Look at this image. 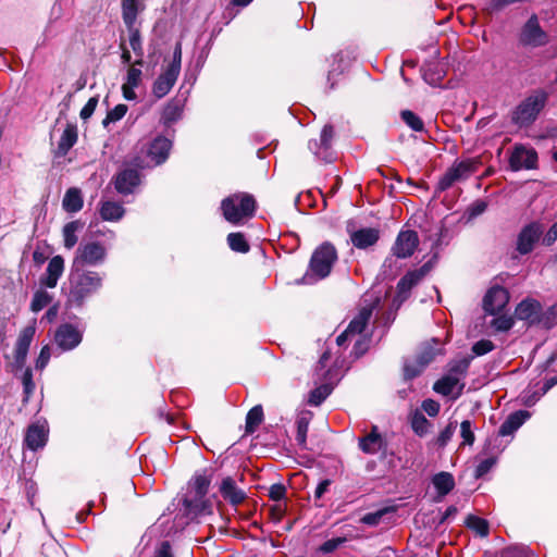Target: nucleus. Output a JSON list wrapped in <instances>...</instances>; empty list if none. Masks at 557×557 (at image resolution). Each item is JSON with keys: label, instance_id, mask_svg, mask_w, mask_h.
Segmentation results:
<instances>
[{"label": "nucleus", "instance_id": "nucleus-1", "mask_svg": "<svg viewBox=\"0 0 557 557\" xmlns=\"http://www.w3.org/2000/svg\"><path fill=\"white\" fill-rule=\"evenodd\" d=\"M67 304L82 308L85 301L102 287V276L96 271L73 269L69 277Z\"/></svg>", "mask_w": 557, "mask_h": 557}, {"label": "nucleus", "instance_id": "nucleus-2", "mask_svg": "<svg viewBox=\"0 0 557 557\" xmlns=\"http://www.w3.org/2000/svg\"><path fill=\"white\" fill-rule=\"evenodd\" d=\"M257 201L251 194L235 193L221 201L224 219L232 224H239L245 218H252L256 213Z\"/></svg>", "mask_w": 557, "mask_h": 557}, {"label": "nucleus", "instance_id": "nucleus-3", "mask_svg": "<svg viewBox=\"0 0 557 557\" xmlns=\"http://www.w3.org/2000/svg\"><path fill=\"white\" fill-rule=\"evenodd\" d=\"M546 101L547 95L545 92L527 97L511 112V122L519 127L530 126L544 109Z\"/></svg>", "mask_w": 557, "mask_h": 557}, {"label": "nucleus", "instance_id": "nucleus-4", "mask_svg": "<svg viewBox=\"0 0 557 557\" xmlns=\"http://www.w3.org/2000/svg\"><path fill=\"white\" fill-rule=\"evenodd\" d=\"M337 259L338 256L335 246L330 242H324L312 252L309 269L318 278H325L331 274Z\"/></svg>", "mask_w": 557, "mask_h": 557}, {"label": "nucleus", "instance_id": "nucleus-5", "mask_svg": "<svg viewBox=\"0 0 557 557\" xmlns=\"http://www.w3.org/2000/svg\"><path fill=\"white\" fill-rule=\"evenodd\" d=\"M518 46L525 49H536L549 42V35L542 28L540 20L533 13L521 26L517 36Z\"/></svg>", "mask_w": 557, "mask_h": 557}, {"label": "nucleus", "instance_id": "nucleus-6", "mask_svg": "<svg viewBox=\"0 0 557 557\" xmlns=\"http://www.w3.org/2000/svg\"><path fill=\"white\" fill-rule=\"evenodd\" d=\"M481 165L478 159H467L460 162H455L440 178L436 190L445 191L450 188L456 182L466 180L474 174Z\"/></svg>", "mask_w": 557, "mask_h": 557}, {"label": "nucleus", "instance_id": "nucleus-7", "mask_svg": "<svg viewBox=\"0 0 557 557\" xmlns=\"http://www.w3.org/2000/svg\"><path fill=\"white\" fill-rule=\"evenodd\" d=\"M106 257L107 249L101 243L81 244L76 249L72 268L83 270L85 265H97L102 263Z\"/></svg>", "mask_w": 557, "mask_h": 557}, {"label": "nucleus", "instance_id": "nucleus-8", "mask_svg": "<svg viewBox=\"0 0 557 557\" xmlns=\"http://www.w3.org/2000/svg\"><path fill=\"white\" fill-rule=\"evenodd\" d=\"M544 226L537 221L525 224L517 235L516 251L525 256L531 253L541 238L543 239Z\"/></svg>", "mask_w": 557, "mask_h": 557}, {"label": "nucleus", "instance_id": "nucleus-9", "mask_svg": "<svg viewBox=\"0 0 557 557\" xmlns=\"http://www.w3.org/2000/svg\"><path fill=\"white\" fill-rule=\"evenodd\" d=\"M139 13L134 12H122L123 23L128 32L129 45L134 53L138 57V59L134 62L135 65L143 66L144 64V48L141 40V33L139 27L137 26V18Z\"/></svg>", "mask_w": 557, "mask_h": 557}, {"label": "nucleus", "instance_id": "nucleus-10", "mask_svg": "<svg viewBox=\"0 0 557 557\" xmlns=\"http://www.w3.org/2000/svg\"><path fill=\"white\" fill-rule=\"evenodd\" d=\"M509 299L510 294L507 288L500 285H494L487 289L483 297V310L487 314L497 315L506 308Z\"/></svg>", "mask_w": 557, "mask_h": 557}, {"label": "nucleus", "instance_id": "nucleus-11", "mask_svg": "<svg viewBox=\"0 0 557 557\" xmlns=\"http://www.w3.org/2000/svg\"><path fill=\"white\" fill-rule=\"evenodd\" d=\"M542 310V304L534 299L527 297L521 300L515 309V319L523 321L528 327L539 325V313Z\"/></svg>", "mask_w": 557, "mask_h": 557}, {"label": "nucleus", "instance_id": "nucleus-12", "mask_svg": "<svg viewBox=\"0 0 557 557\" xmlns=\"http://www.w3.org/2000/svg\"><path fill=\"white\" fill-rule=\"evenodd\" d=\"M419 245V236L416 231L408 230L398 233L392 247L393 256L406 259L413 255Z\"/></svg>", "mask_w": 557, "mask_h": 557}, {"label": "nucleus", "instance_id": "nucleus-13", "mask_svg": "<svg viewBox=\"0 0 557 557\" xmlns=\"http://www.w3.org/2000/svg\"><path fill=\"white\" fill-rule=\"evenodd\" d=\"M537 152L535 149H527L524 146H516L510 158L509 166L512 171L522 169L533 170L537 168Z\"/></svg>", "mask_w": 557, "mask_h": 557}, {"label": "nucleus", "instance_id": "nucleus-14", "mask_svg": "<svg viewBox=\"0 0 557 557\" xmlns=\"http://www.w3.org/2000/svg\"><path fill=\"white\" fill-rule=\"evenodd\" d=\"M358 447L367 455H375L379 451L386 455L387 442L379 432V428L376 425H372L370 433L359 437Z\"/></svg>", "mask_w": 557, "mask_h": 557}, {"label": "nucleus", "instance_id": "nucleus-15", "mask_svg": "<svg viewBox=\"0 0 557 557\" xmlns=\"http://www.w3.org/2000/svg\"><path fill=\"white\" fill-rule=\"evenodd\" d=\"M81 332L72 324H61L54 334V341L62 350H71L82 342Z\"/></svg>", "mask_w": 557, "mask_h": 557}, {"label": "nucleus", "instance_id": "nucleus-16", "mask_svg": "<svg viewBox=\"0 0 557 557\" xmlns=\"http://www.w3.org/2000/svg\"><path fill=\"white\" fill-rule=\"evenodd\" d=\"M113 184L119 194L129 195L140 184V174L137 169H124L115 174Z\"/></svg>", "mask_w": 557, "mask_h": 557}, {"label": "nucleus", "instance_id": "nucleus-17", "mask_svg": "<svg viewBox=\"0 0 557 557\" xmlns=\"http://www.w3.org/2000/svg\"><path fill=\"white\" fill-rule=\"evenodd\" d=\"M335 137L334 126L331 124H326L323 126L320 140L314 141V153L325 162H332L334 160L332 149L333 139Z\"/></svg>", "mask_w": 557, "mask_h": 557}, {"label": "nucleus", "instance_id": "nucleus-18", "mask_svg": "<svg viewBox=\"0 0 557 557\" xmlns=\"http://www.w3.org/2000/svg\"><path fill=\"white\" fill-rule=\"evenodd\" d=\"M421 278L411 270L408 271L396 285V295L393 299V305L397 308L405 302L411 294V289L420 283Z\"/></svg>", "mask_w": 557, "mask_h": 557}, {"label": "nucleus", "instance_id": "nucleus-19", "mask_svg": "<svg viewBox=\"0 0 557 557\" xmlns=\"http://www.w3.org/2000/svg\"><path fill=\"white\" fill-rule=\"evenodd\" d=\"M182 505L184 507L185 513L188 517L197 518L199 516L212 515L213 513V505L209 498L194 496V498L184 497L182 499Z\"/></svg>", "mask_w": 557, "mask_h": 557}, {"label": "nucleus", "instance_id": "nucleus-20", "mask_svg": "<svg viewBox=\"0 0 557 557\" xmlns=\"http://www.w3.org/2000/svg\"><path fill=\"white\" fill-rule=\"evenodd\" d=\"M171 149L172 141L165 136L158 135L149 144L147 154L156 165H160L168 160Z\"/></svg>", "mask_w": 557, "mask_h": 557}, {"label": "nucleus", "instance_id": "nucleus-21", "mask_svg": "<svg viewBox=\"0 0 557 557\" xmlns=\"http://www.w3.org/2000/svg\"><path fill=\"white\" fill-rule=\"evenodd\" d=\"M219 491L223 499L234 507L240 505L247 497L245 491L236 485L232 476L222 480Z\"/></svg>", "mask_w": 557, "mask_h": 557}, {"label": "nucleus", "instance_id": "nucleus-22", "mask_svg": "<svg viewBox=\"0 0 557 557\" xmlns=\"http://www.w3.org/2000/svg\"><path fill=\"white\" fill-rule=\"evenodd\" d=\"M180 73L165 67L152 84V95L157 99L165 97L175 85Z\"/></svg>", "mask_w": 557, "mask_h": 557}, {"label": "nucleus", "instance_id": "nucleus-23", "mask_svg": "<svg viewBox=\"0 0 557 557\" xmlns=\"http://www.w3.org/2000/svg\"><path fill=\"white\" fill-rule=\"evenodd\" d=\"M380 235L379 228L363 227L350 233V242L357 249H367L379 242Z\"/></svg>", "mask_w": 557, "mask_h": 557}, {"label": "nucleus", "instance_id": "nucleus-24", "mask_svg": "<svg viewBox=\"0 0 557 557\" xmlns=\"http://www.w3.org/2000/svg\"><path fill=\"white\" fill-rule=\"evenodd\" d=\"M63 272L64 259L62 256L57 255L50 259L46 269V275L40 278V284L48 288H54Z\"/></svg>", "mask_w": 557, "mask_h": 557}, {"label": "nucleus", "instance_id": "nucleus-25", "mask_svg": "<svg viewBox=\"0 0 557 557\" xmlns=\"http://www.w3.org/2000/svg\"><path fill=\"white\" fill-rule=\"evenodd\" d=\"M212 469H203L195 472L189 481V487L194 492L195 496L200 498L207 496L212 482Z\"/></svg>", "mask_w": 557, "mask_h": 557}, {"label": "nucleus", "instance_id": "nucleus-26", "mask_svg": "<svg viewBox=\"0 0 557 557\" xmlns=\"http://www.w3.org/2000/svg\"><path fill=\"white\" fill-rule=\"evenodd\" d=\"M77 139L78 131L76 124L67 123L58 143V148L54 152L55 157H65L77 143Z\"/></svg>", "mask_w": 557, "mask_h": 557}, {"label": "nucleus", "instance_id": "nucleus-27", "mask_svg": "<svg viewBox=\"0 0 557 557\" xmlns=\"http://www.w3.org/2000/svg\"><path fill=\"white\" fill-rule=\"evenodd\" d=\"M530 412L527 410H517L510 413L506 420L500 424L498 430L499 436H508L515 433L528 418H530Z\"/></svg>", "mask_w": 557, "mask_h": 557}, {"label": "nucleus", "instance_id": "nucleus-28", "mask_svg": "<svg viewBox=\"0 0 557 557\" xmlns=\"http://www.w3.org/2000/svg\"><path fill=\"white\" fill-rule=\"evenodd\" d=\"M47 438L48 434L42 425L32 424L27 429L24 441L29 449L37 450L46 445Z\"/></svg>", "mask_w": 557, "mask_h": 557}, {"label": "nucleus", "instance_id": "nucleus-29", "mask_svg": "<svg viewBox=\"0 0 557 557\" xmlns=\"http://www.w3.org/2000/svg\"><path fill=\"white\" fill-rule=\"evenodd\" d=\"M84 206L83 195L79 188H69L62 200V208L67 213H76L82 210Z\"/></svg>", "mask_w": 557, "mask_h": 557}, {"label": "nucleus", "instance_id": "nucleus-30", "mask_svg": "<svg viewBox=\"0 0 557 557\" xmlns=\"http://www.w3.org/2000/svg\"><path fill=\"white\" fill-rule=\"evenodd\" d=\"M432 483H433L434 487L436 488L437 494L440 496L447 495L455 487L454 475L446 471L436 473L432 479Z\"/></svg>", "mask_w": 557, "mask_h": 557}, {"label": "nucleus", "instance_id": "nucleus-31", "mask_svg": "<svg viewBox=\"0 0 557 557\" xmlns=\"http://www.w3.org/2000/svg\"><path fill=\"white\" fill-rule=\"evenodd\" d=\"M372 315V309L364 307L359 313L349 322L346 330L351 335H360L368 325V322Z\"/></svg>", "mask_w": 557, "mask_h": 557}, {"label": "nucleus", "instance_id": "nucleus-32", "mask_svg": "<svg viewBox=\"0 0 557 557\" xmlns=\"http://www.w3.org/2000/svg\"><path fill=\"white\" fill-rule=\"evenodd\" d=\"M84 225L85 223L81 220H74L63 226L62 234L64 247L66 249H72L77 244L78 238L76 236V232L82 230Z\"/></svg>", "mask_w": 557, "mask_h": 557}, {"label": "nucleus", "instance_id": "nucleus-33", "mask_svg": "<svg viewBox=\"0 0 557 557\" xmlns=\"http://www.w3.org/2000/svg\"><path fill=\"white\" fill-rule=\"evenodd\" d=\"M100 216L103 221L115 222L122 219L125 210L122 205L114 201H104L100 208Z\"/></svg>", "mask_w": 557, "mask_h": 557}, {"label": "nucleus", "instance_id": "nucleus-34", "mask_svg": "<svg viewBox=\"0 0 557 557\" xmlns=\"http://www.w3.org/2000/svg\"><path fill=\"white\" fill-rule=\"evenodd\" d=\"M311 420V412H302L296 421L297 424V433H296V442L301 449L307 448V433L309 430V424Z\"/></svg>", "mask_w": 557, "mask_h": 557}, {"label": "nucleus", "instance_id": "nucleus-35", "mask_svg": "<svg viewBox=\"0 0 557 557\" xmlns=\"http://www.w3.org/2000/svg\"><path fill=\"white\" fill-rule=\"evenodd\" d=\"M35 332H36V329L33 325H28L20 332L17 341L15 343V348H14L15 354H21V355L28 354L29 346L34 338Z\"/></svg>", "mask_w": 557, "mask_h": 557}, {"label": "nucleus", "instance_id": "nucleus-36", "mask_svg": "<svg viewBox=\"0 0 557 557\" xmlns=\"http://www.w3.org/2000/svg\"><path fill=\"white\" fill-rule=\"evenodd\" d=\"M35 332H36V329L33 325H28L20 332L17 341L15 343V348H14L15 354H21V355L28 354L29 346L34 338Z\"/></svg>", "mask_w": 557, "mask_h": 557}, {"label": "nucleus", "instance_id": "nucleus-37", "mask_svg": "<svg viewBox=\"0 0 557 557\" xmlns=\"http://www.w3.org/2000/svg\"><path fill=\"white\" fill-rule=\"evenodd\" d=\"M227 245L231 250L238 253H247L250 250V245L242 232L230 233L226 237Z\"/></svg>", "mask_w": 557, "mask_h": 557}, {"label": "nucleus", "instance_id": "nucleus-38", "mask_svg": "<svg viewBox=\"0 0 557 557\" xmlns=\"http://www.w3.org/2000/svg\"><path fill=\"white\" fill-rule=\"evenodd\" d=\"M465 525L481 537H486L490 534L488 521L475 515H468L465 520Z\"/></svg>", "mask_w": 557, "mask_h": 557}, {"label": "nucleus", "instance_id": "nucleus-39", "mask_svg": "<svg viewBox=\"0 0 557 557\" xmlns=\"http://www.w3.org/2000/svg\"><path fill=\"white\" fill-rule=\"evenodd\" d=\"M263 408L261 405L253 406L246 416L245 431L252 434L263 421Z\"/></svg>", "mask_w": 557, "mask_h": 557}, {"label": "nucleus", "instance_id": "nucleus-40", "mask_svg": "<svg viewBox=\"0 0 557 557\" xmlns=\"http://www.w3.org/2000/svg\"><path fill=\"white\" fill-rule=\"evenodd\" d=\"M459 383V377L446 374L433 384V391L443 396H449Z\"/></svg>", "mask_w": 557, "mask_h": 557}, {"label": "nucleus", "instance_id": "nucleus-41", "mask_svg": "<svg viewBox=\"0 0 557 557\" xmlns=\"http://www.w3.org/2000/svg\"><path fill=\"white\" fill-rule=\"evenodd\" d=\"M182 112L183 110L178 101L171 100L164 107L161 120L165 126H170L181 119Z\"/></svg>", "mask_w": 557, "mask_h": 557}, {"label": "nucleus", "instance_id": "nucleus-42", "mask_svg": "<svg viewBox=\"0 0 557 557\" xmlns=\"http://www.w3.org/2000/svg\"><path fill=\"white\" fill-rule=\"evenodd\" d=\"M401 121L413 132H425L423 120L413 111L406 109L400 111Z\"/></svg>", "mask_w": 557, "mask_h": 557}, {"label": "nucleus", "instance_id": "nucleus-43", "mask_svg": "<svg viewBox=\"0 0 557 557\" xmlns=\"http://www.w3.org/2000/svg\"><path fill=\"white\" fill-rule=\"evenodd\" d=\"M410 425L412 431L422 437L429 432L431 423L421 411L416 410L411 416Z\"/></svg>", "mask_w": 557, "mask_h": 557}, {"label": "nucleus", "instance_id": "nucleus-44", "mask_svg": "<svg viewBox=\"0 0 557 557\" xmlns=\"http://www.w3.org/2000/svg\"><path fill=\"white\" fill-rule=\"evenodd\" d=\"M395 511H396V506H387V507L381 508V509H379L376 511L366 513L360 519V521L363 524H367V525H370V527H374V525H377L381 522V520L383 519V517L385 515L392 513V512H395Z\"/></svg>", "mask_w": 557, "mask_h": 557}, {"label": "nucleus", "instance_id": "nucleus-45", "mask_svg": "<svg viewBox=\"0 0 557 557\" xmlns=\"http://www.w3.org/2000/svg\"><path fill=\"white\" fill-rule=\"evenodd\" d=\"M539 325L545 330H550L557 324V306L553 305L545 311L542 309L539 313Z\"/></svg>", "mask_w": 557, "mask_h": 557}, {"label": "nucleus", "instance_id": "nucleus-46", "mask_svg": "<svg viewBox=\"0 0 557 557\" xmlns=\"http://www.w3.org/2000/svg\"><path fill=\"white\" fill-rule=\"evenodd\" d=\"M21 381L23 385V403H28L36 388L30 368H25L21 375Z\"/></svg>", "mask_w": 557, "mask_h": 557}, {"label": "nucleus", "instance_id": "nucleus-47", "mask_svg": "<svg viewBox=\"0 0 557 557\" xmlns=\"http://www.w3.org/2000/svg\"><path fill=\"white\" fill-rule=\"evenodd\" d=\"M332 387L329 384H322L313 388L309 393L308 404L311 406H320L331 394Z\"/></svg>", "mask_w": 557, "mask_h": 557}, {"label": "nucleus", "instance_id": "nucleus-48", "mask_svg": "<svg viewBox=\"0 0 557 557\" xmlns=\"http://www.w3.org/2000/svg\"><path fill=\"white\" fill-rule=\"evenodd\" d=\"M438 354H442L441 349L435 348L431 343H426L417 355V361L425 368Z\"/></svg>", "mask_w": 557, "mask_h": 557}, {"label": "nucleus", "instance_id": "nucleus-49", "mask_svg": "<svg viewBox=\"0 0 557 557\" xmlns=\"http://www.w3.org/2000/svg\"><path fill=\"white\" fill-rule=\"evenodd\" d=\"M472 358H473L472 356H467L459 360L450 361L448 374L454 375V376H457V375L466 376L468 373V369L470 367Z\"/></svg>", "mask_w": 557, "mask_h": 557}, {"label": "nucleus", "instance_id": "nucleus-50", "mask_svg": "<svg viewBox=\"0 0 557 557\" xmlns=\"http://www.w3.org/2000/svg\"><path fill=\"white\" fill-rule=\"evenodd\" d=\"M52 301V296L42 289H39L34 293L32 302H30V310L33 312H39L45 307H47Z\"/></svg>", "mask_w": 557, "mask_h": 557}, {"label": "nucleus", "instance_id": "nucleus-51", "mask_svg": "<svg viewBox=\"0 0 557 557\" xmlns=\"http://www.w3.org/2000/svg\"><path fill=\"white\" fill-rule=\"evenodd\" d=\"M515 324V315L500 314L491 321V326L497 332H508Z\"/></svg>", "mask_w": 557, "mask_h": 557}, {"label": "nucleus", "instance_id": "nucleus-52", "mask_svg": "<svg viewBox=\"0 0 557 557\" xmlns=\"http://www.w3.org/2000/svg\"><path fill=\"white\" fill-rule=\"evenodd\" d=\"M127 106L124 103L116 104L112 110L108 111L106 117L102 121V125L107 127L110 123H115L122 120L127 113Z\"/></svg>", "mask_w": 557, "mask_h": 557}, {"label": "nucleus", "instance_id": "nucleus-53", "mask_svg": "<svg viewBox=\"0 0 557 557\" xmlns=\"http://www.w3.org/2000/svg\"><path fill=\"white\" fill-rule=\"evenodd\" d=\"M488 203L486 200L476 199L475 201L468 206V208L465 211V215L467 216L468 221H471L476 216L483 214L486 211Z\"/></svg>", "mask_w": 557, "mask_h": 557}, {"label": "nucleus", "instance_id": "nucleus-54", "mask_svg": "<svg viewBox=\"0 0 557 557\" xmlns=\"http://www.w3.org/2000/svg\"><path fill=\"white\" fill-rule=\"evenodd\" d=\"M500 557H537V555L525 546L515 545L504 548Z\"/></svg>", "mask_w": 557, "mask_h": 557}, {"label": "nucleus", "instance_id": "nucleus-55", "mask_svg": "<svg viewBox=\"0 0 557 557\" xmlns=\"http://www.w3.org/2000/svg\"><path fill=\"white\" fill-rule=\"evenodd\" d=\"M424 369L417 360L414 362L406 361L403 367V377L405 381H411L419 376Z\"/></svg>", "mask_w": 557, "mask_h": 557}, {"label": "nucleus", "instance_id": "nucleus-56", "mask_svg": "<svg viewBox=\"0 0 557 557\" xmlns=\"http://www.w3.org/2000/svg\"><path fill=\"white\" fill-rule=\"evenodd\" d=\"M457 428V421H450L443 431L438 434L436 438V445L441 448H444L448 442L451 440Z\"/></svg>", "mask_w": 557, "mask_h": 557}, {"label": "nucleus", "instance_id": "nucleus-57", "mask_svg": "<svg viewBox=\"0 0 557 557\" xmlns=\"http://www.w3.org/2000/svg\"><path fill=\"white\" fill-rule=\"evenodd\" d=\"M460 436L462 437V445H473L475 436L470 420H463L460 423Z\"/></svg>", "mask_w": 557, "mask_h": 557}, {"label": "nucleus", "instance_id": "nucleus-58", "mask_svg": "<svg viewBox=\"0 0 557 557\" xmlns=\"http://www.w3.org/2000/svg\"><path fill=\"white\" fill-rule=\"evenodd\" d=\"M370 342H371L370 337L360 336L354 344L351 355L356 359L361 358L369 350Z\"/></svg>", "mask_w": 557, "mask_h": 557}, {"label": "nucleus", "instance_id": "nucleus-59", "mask_svg": "<svg viewBox=\"0 0 557 557\" xmlns=\"http://www.w3.org/2000/svg\"><path fill=\"white\" fill-rule=\"evenodd\" d=\"M145 1L146 0H122L121 11L141 13L146 9Z\"/></svg>", "mask_w": 557, "mask_h": 557}, {"label": "nucleus", "instance_id": "nucleus-60", "mask_svg": "<svg viewBox=\"0 0 557 557\" xmlns=\"http://www.w3.org/2000/svg\"><path fill=\"white\" fill-rule=\"evenodd\" d=\"M495 348V345L490 339H480L473 344L471 350L475 356H483L491 352Z\"/></svg>", "mask_w": 557, "mask_h": 557}, {"label": "nucleus", "instance_id": "nucleus-61", "mask_svg": "<svg viewBox=\"0 0 557 557\" xmlns=\"http://www.w3.org/2000/svg\"><path fill=\"white\" fill-rule=\"evenodd\" d=\"M496 458L495 457H488L484 460H482L474 470V478L480 479L484 476L486 473L491 471V469L495 466Z\"/></svg>", "mask_w": 557, "mask_h": 557}, {"label": "nucleus", "instance_id": "nucleus-62", "mask_svg": "<svg viewBox=\"0 0 557 557\" xmlns=\"http://www.w3.org/2000/svg\"><path fill=\"white\" fill-rule=\"evenodd\" d=\"M50 357H51L50 346L49 345L42 346L37 359L35 360V369L42 371L49 363Z\"/></svg>", "mask_w": 557, "mask_h": 557}, {"label": "nucleus", "instance_id": "nucleus-63", "mask_svg": "<svg viewBox=\"0 0 557 557\" xmlns=\"http://www.w3.org/2000/svg\"><path fill=\"white\" fill-rule=\"evenodd\" d=\"M143 72L140 69L135 67V64L127 70L126 81L124 84L138 87L141 82Z\"/></svg>", "mask_w": 557, "mask_h": 557}, {"label": "nucleus", "instance_id": "nucleus-64", "mask_svg": "<svg viewBox=\"0 0 557 557\" xmlns=\"http://www.w3.org/2000/svg\"><path fill=\"white\" fill-rule=\"evenodd\" d=\"M346 542L345 537H333L325 541L319 548L323 554H330L336 550L343 543Z\"/></svg>", "mask_w": 557, "mask_h": 557}]
</instances>
